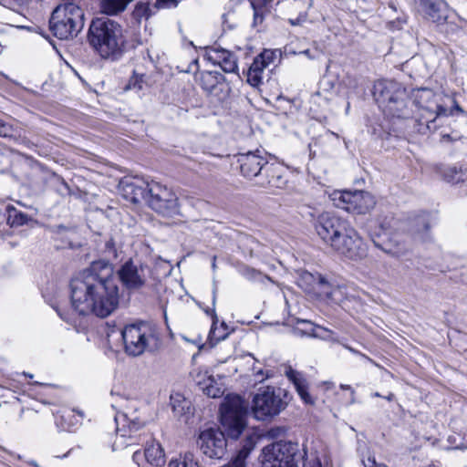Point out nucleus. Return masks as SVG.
<instances>
[{"label": "nucleus", "instance_id": "obj_51", "mask_svg": "<svg viewBox=\"0 0 467 467\" xmlns=\"http://www.w3.org/2000/svg\"><path fill=\"white\" fill-rule=\"evenodd\" d=\"M56 310L62 319L68 321V318L67 317H64L63 314H61L58 309H56Z\"/></svg>", "mask_w": 467, "mask_h": 467}, {"label": "nucleus", "instance_id": "obj_38", "mask_svg": "<svg viewBox=\"0 0 467 467\" xmlns=\"http://www.w3.org/2000/svg\"><path fill=\"white\" fill-rule=\"evenodd\" d=\"M420 223L422 227L419 228L417 230V233L420 234L422 232H427L429 230V228H430V225H429V223H428L427 219L425 217H421V218H420Z\"/></svg>", "mask_w": 467, "mask_h": 467}, {"label": "nucleus", "instance_id": "obj_48", "mask_svg": "<svg viewBox=\"0 0 467 467\" xmlns=\"http://www.w3.org/2000/svg\"><path fill=\"white\" fill-rule=\"evenodd\" d=\"M299 19L296 18V19H289V23L292 25V26H296V25H299Z\"/></svg>", "mask_w": 467, "mask_h": 467}, {"label": "nucleus", "instance_id": "obj_13", "mask_svg": "<svg viewBox=\"0 0 467 467\" xmlns=\"http://www.w3.org/2000/svg\"><path fill=\"white\" fill-rule=\"evenodd\" d=\"M148 265L139 260L129 259L120 265L117 274L123 287L129 291H138L143 288L150 276Z\"/></svg>", "mask_w": 467, "mask_h": 467}, {"label": "nucleus", "instance_id": "obj_12", "mask_svg": "<svg viewBox=\"0 0 467 467\" xmlns=\"http://www.w3.org/2000/svg\"><path fill=\"white\" fill-rule=\"evenodd\" d=\"M286 403L276 394L274 388L260 389L253 399L252 410L259 420H265L279 414Z\"/></svg>", "mask_w": 467, "mask_h": 467}, {"label": "nucleus", "instance_id": "obj_39", "mask_svg": "<svg viewBox=\"0 0 467 467\" xmlns=\"http://www.w3.org/2000/svg\"><path fill=\"white\" fill-rule=\"evenodd\" d=\"M366 467H388L384 463H378L375 458H368L367 463H365Z\"/></svg>", "mask_w": 467, "mask_h": 467}, {"label": "nucleus", "instance_id": "obj_24", "mask_svg": "<svg viewBox=\"0 0 467 467\" xmlns=\"http://www.w3.org/2000/svg\"><path fill=\"white\" fill-rule=\"evenodd\" d=\"M216 293L217 287L214 285L213 289V306H215L216 302ZM213 315V325L209 333V340L212 345L217 344L218 342L224 340L228 335V327L224 322H222L219 327H217V317L215 315L214 307L211 310Z\"/></svg>", "mask_w": 467, "mask_h": 467}, {"label": "nucleus", "instance_id": "obj_34", "mask_svg": "<svg viewBox=\"0 0 467 467\" xmlns=\"http://www.w3.org/2000/svg\"><path fill=\"white\" fill-rule=\"evenodd\" d=\"M445 178L450 182L458 183L463 181V174L462 170H458L456 167H450L445 172Z\"/></svg>", "mask_w": 467, "mask_h": 467}, {"label": "nucleus", "instance_id": "obj_49", "mask_svg": "<svg viewBox=\"0 0 467 467\" xmlns=\"http://www.w3.org/2000/svg\"><path fill=\"white\" fill-rule=\"evenodd\" d=\"M344 348H347L348 350H349L350 352L354 353V354H358V352L356 349L352 348L349 346L344 345Z\"/></svg>", "mask_w": 467, "mask_h": 467}, {"label": "nucleus", "instance_id": "obj_37", "mask_svg": "<svg viewBox=\"0 0 467 467\" xmlns=\"http://www.w3.org/2000/svg\"><path fill=\"white\" fill-rule=\"evenodd\" d=\"M130 88H137L138 90H140L142 88V80L141 78H139L138 77H134L130 80L129 83Z\"/></svg>", "mask_w": 467, "mask_h": 467}, {"label": "nucleus", "instance_id": "obj_33", "mask_svg": "<svg viewBox=\"0 0 467 467\" xmlns=\"http://www.w3.org/2000/svg\"><path fill=\"white\" fill-rule=\"evenodd\" d=\"M30 0H0V4L15 12H20L22 8L28 5Z\"/></svg>", "mask_w": 467, "mask_h": 467}, {"label": "nucleus", "instance_id": "obj_52", "mask_svg": "<svg viewBox=\"0 0 467 467\" xmlns=\"http://www.w3.org/2000/svg\"><path fill=\"white\" fill-rule=\"evenodd\" d=\"M456 449H459V450H467V444L466 445H459L456 447Z\"/></svg>", "mask_w": 467, "mask_h": 467}, {"label": "nucleus", "instance_id": "obj_25", "mask_svg": "<svg viewBox=\"0 0 467 467\" xmlns=\"http://www.w3.org/2000/svg\"><path fill=\"white\" fill-rule=\"evenodd\" d=\"M197 80L204 91L212 94L224 80V77L218 71H203L199 74Z\"/></svg>", "mask_w": 467, "mask_h": 467}, {"label": "nucleus", "instance_id": "obj_54", "mask_svg": "<svg viewBox=\"0 0 467 467\" xmlns=\"http://www.w3.org/2000/svg\"><path fill=\"white\" fill-rule=\"evenodd\" d=\"M443 138L444 139H450V135L449 134L443 135Z\"/></svg>", "mask_w": 467, "mask_h": 467}, {"label": "nucleus", "instance_id": "obj_47", "mask_svg": "<svg viewBox=\"0 0 467 467\" xmlns=\"http://www.w3.org/2000/svg\"><path fill=\"white\" fill-rule=\"evenodd\" d=\"M303 276H304V278H306V279H307V280H308V279H311V280H314V279H315V276H314L312 274L307 273V272H306V273L304 274V275H303Z\"/></svg>", "mask_w": 467, "mask_h": 467}, {"label": "nucleus", "instance_id": "obj_46", "mask_svg": "<svg viewBox=\"0 0 467 467\" xmlns=\"http://www.w3.org/2000/svg\"><path fill=\"white\" fill-rule=\"evenodd\" d=\"M273 0H253L252 2H255L256 4L266 5L271 3Z\"/></svg>", "mask_w": 467, "mask_h": 467}, {"label": "nucleus", "instance_id": "obj_6", "mask_svg": "<svg viewBox=\"0 0 467 467\" xmlns=\"http://www.w3.org/2000/svg\"><path fill=\"white\" fill-rule=\"evenodd\" d=\"M84 7L77 4L58 5L53 10L49 19L50 31L61 40L73 39L78 36L84 28Z\"/></svg>", "mask_w": 467, "mask_h": 467}, {"label": "nucleus", "instance_id": "obj_50", "mask_svg": "<svg viewBox=\"0 0 467 467\" xmlns=\"http://www.w3.org/2000/svg\"><path fill=\"white\" fill-rule=\"evenodd\" d=\"M385 399L388 400L389 401H390L394 399V394L389 393L388 396L385 397Z\"/></svg>", "mask_w": 467, "mask_h": 467}, {"label": "nucleus", "instance_id": "obj_8", "mask_svg": "<svg viewBox=\"0 0 467 467\" xmlns=\"http://www.w3.org/2000/svg\"><path fill=\"white\" fill-rule=\"evenodd\" d=\"M436 98L435 93L430 88H420L413 93V104L419 110L417 122L420 133L435 130L437 119L448 115L447 109L440 105Z\"/></svg>", "mask_w": 467, "mask_h": 467}, {"label": "nucleus", "instance_id": "obj_20", "mask_svg": "<svg viewBox=\"0 0 467 467\" xmlns=\"http://www.w3.org/2000/svg\"><path fill=\"white\" fill-rule=\"evenodd\" d=\"M273 53L265 50L256 56L248 68L247 82L253 87H258L262 84L264 70L272 63Z\"/></svg>", "mask_w": 467, "mask_h": 467}, {"label": "nucleus", "instance_id": "obj_4", "mask_svg": "<svg viewBox=\"0 0 467 467\" xmlns=\"http://www.w3.org/2000/svg\"><path fill=\"white\" fill-rule=\"evenodd\" d=\"M87 41L94 53L104 60L117 61L125 50L122 26L108 17L92 19Z\"/></svg>", "mask_w": 467, "mask_h": 467}, {"label": "nucleus", "instance_id": "obj_15", "mask_svg": "<svg viewBox=\"0 0 467 467\" xmlns=\"http://www.w3.org/2000/svg\"><path fill=\"white\" fill-rule=\"evenodd\" d=\"M334 251L346 258L358 261L367 256L368 247L358 232L350 226L346 233L338 239Z\"/></svg>", "mask_w": 467, "mask_h": 467}, {"label": "nucleus", "instance_id": "obj_21", "mask_svg": "<svg viewBox=\"0 0 467 467\" xmlns=\"http://www.w3.org/2000/svg\"><path fill=\"white\" fill-rule=\"evenodd\" d=\"M285 376L293 383L296 392L306 404L313 405L315 400L308 392V383L303 373L288 367L285 372Z\"/></svg>", "mask_w": 467, "mask_h": 467}, {"label": "nucleus", "instance_id": "obj_36", "mask_svg": "<svg viewBox=\"0 0 467 467\" xmlns=\"http://www.w3.org/2000/svg\"><path fill=\"white\" fill-rule=\"evenodd\" d=\"M14 136V129L10 124L5 123L4 120L0 119V137H13Z\"/></svg>", "mask_w": 467, "mask_h": 467}, {"label": "nucleus", "instance_id": "obj_44", "mask_svg": "<svg viewBox=\"0 0 467 467\" xmlns=\"http://www.w3.org/2000/svg\"><path fill=\"white\" fill-rule=\"evenodd\" d=\"M453 110L460 112L462 114H466L465 111L459 106L457 103L454 104L453 108L451 109V114H452Z\"/></svg>", "mask_w": 467, "mask_h": 467}, {"label": "nucleus", "instance_id": "obj_18", "mask_svg": "<svg viewBox=\"0 0 467 467\" xmlns=\"http://www.w3.org/2000/svg\"><path fill=\"white\" fill-rule=\"evenodd\" d=\"M204 57L215 66H219L225 73H238L236 56L219 47L205 48Z\"/></svg>", "mask_w": 467, "mask_h": 467}, {"label": "nucleus", "instance_id": "obj_17", "mask_svg": "<svg viewBox=\"0 0 467 467\" xmlns=\"http://www.w3.org/2000/svg\"><path fill=\"white\" fill-rule=\"evenodd\" d=\"M418 12L428 21L438 26L449 16V6L443 0H414Z\"/></svg>", "mask_w": 467, "mask_h": 467}, {"label": "nucleus", "instance_id": "obj_10", "mask_svg": "<svg viewBox=\"0 0 467 467\" xmlns=\"http://www.w3.org/2000/svg\"><path fill=\"white\" fill-rule=\"evenodd\" d=\"M330 198L337 208L357 214L370 212L376 204L374 196L365 191H334Z\"/></svg>", "mask_w": 467, "mask_h": 467}, {"label": "nucleus", "instance_id": "obj_23", "mask_svg": "<svg viewBox=\"0 0 467 467\" xmlns=\"http://www.w3.org/2000/svg\"><path fill=\"white\" fill-rule=\"evenodd\" d=\"M294 334L298 337H310L317 338H327L325 334L330 331L320 326H317L309 320L298 319L294 327Z\"/></svg>", "mask_w": 467, "mask_h": 467}, {"label": "nucleus", "instance_id": "obj_2", "mask_svg": "<svg viewBox=\"0 0 467 467\" xmlns=\"http://www.w3.org/2000/svg\"><path fill=\"white\" fill-rule=\"evenodd\" d=\"M221 423L224 432L210 428L202 431L198 438L202 452L211 459H221L226 451L225 434L237 439L245 427L247 405L238 395H228L220 408Z\"/></svg>", "mask_w": 467, "mask_h": 467}, {"label": "nucleus", "instance_id": "obj_28", "mask_svg": "<svg viewBox=\"0 0 467 467\" xmlns=\"http://www.w3.org/2000/svg\"><path fill=\"white\" fill-rule=\"evenodd\" d=\"M171 406L175 416L182 417L191 413L192 404L181 393H173L170 397Z\"/></svg>", "mask_w": 467, "mask_h": 467}, {"label": "nucleus", "instance_id": "obj_42", "mask_svg": "<svg viewBox=\"0 0 467 467\" xmlns=\"http://www.w3.org/2000/svg\"><path fill=\"white\" fill-rule=\"evenodd\" d=\"M340 389H344V390H350L351 391V396H352L351 403H354L355 402V400H354L355 390L351 388V386L350 385H346V384H341L340 385Z\"/></svg>", "mask_w": 467, "mask_h": 467}, {"label": "nucleus", "instance_id": "obj_41", "mask_svg": "<svg viewBox=\"0 0 467 467\" xmlns=\"http://www.w3.org/2000/svg\"><path fill=\"white\" fill-rule=\"evenodd\" d=\"M304 467H322L320 461L317 458L308 461L304 463Z\"/></svg>", "mask_w": 467, "mask_h": 467}, {"label": "nucleus", "instance_id": "obj_40", "mask_svg": "<svg viewBox=\"0 0 467 467\" xmlns=\"http://www.w3.org/2000/svg\"><path fill=\"white\" fill-rule=\"evenodd\" d=\"M254 374L255 376L257 377V379L259 381H263L265 379L268 378L269 377V374L268 372H265L263 369H258L256 370L254 368Z\"/></svg>", "mask_w": 467, "mask_h": 467}, {"label": "nucleus", "instance_id": "obj_3", "mask_svg": "<svg viewBox=\"0 0 467 467\" xmlns=\"http://www.w3.org/2000/svg\"><path fill=\"white\" fill-rule=\"evenodd\" d=\"M112 407L120 409L121 411L115 415L116 431L118 437L114 442V447H129L140 443H146L144 454L147 462L155 466H161L164 463V452L161 446L152 441L149 443V435L146 433L136 434L142 426V421L134 415L136 407L134 402H129L124 398L119 397V400Z\"/></svg>", "mask_w": 467, "mask_h": 467}, {"label": "nucleus", "instance_id": "obj_35", "mask_svg": "<svg viewBox=\"0 0 467 467\" xmlns=\"http://www.w3.org/2000/svg\"><path fill=\"white\" fill-rule=\"evenodd\" d=\"M181 0H155L153 7L155 9L176 7Z\"/></svg>", "mask_w": 467, "mask_h": 467}, {"label": "nucleus", "instance_id": "obj_11", "mask_svg": "<svg viewBox=\"0 0 467 467\" xmlns=\"http://www.w3.org/2000/svg\"><path fill=\"white\" fill-rule=\"evenodd\" d=\"M146 202L156 213L171 216L178 212V198L166 185L151 181Z\"/></svg>", "mask_w": 467, "mask_h": 467}, {"label": "nucleus", "instance_id": "obj_32", "mask_svg": "<svg viewBox=\"0 0 467 467\" xmlns=\"http://www.w3.org/2000/svg\"><path fill=\"white\" fill-rule=\"evenodd\" d=\"M251 5L254 10L253 26H257L261 25L265 19V5L256 4L255 2H251Z\"/></svg>", "mask_w": 467, "mask_h": 467}, {"label": "nucleus", "instance_id": "obj_29", "mask_svg": "<svg viewBox=\"0 0 467 467\" xmlns=\"http://www.w3.org/2000/svg\"><path fill=\"white\" fill-rule=\"evenodd\" d=\"M317 281L320 285L324 286L325 289H324L323 293L326 294L327 297L330 301H332L336 304H340L342 302V300H343V288L342 287L336 286V287H333L330 290H328L327 288V286L328 287V283L326 280V278L324 276H322L321 275H317Z\"/></svg>", "mask_w": 467, "mask_h": 467}, {"label": "nucleus", "instance_id": "obj_1", "mask_svg": "<svg viewBox=\"0 0 467 467\" xmlns=\"http://www.w3.org/2000/svg\"><path fill=\"white\" fill-rule=\"evenodd\" d=\"M113 272L111 264L99 260L70 281L71 306L76 313L105 318L118 308L119 292Z\"/></svg>", "mask_w": 467, "mask_h": 467}, {"label": "nucleus", "instance_id": "obj_16", "mask_svg": "<svg viewBox=\"0 0 467 467\" xmlns=\"http://www.w3.org/2000/svg\"><path fill=\"white\" fill-rule=\"evenodd\" d=\"M237 161L241 173L248 179L255 178L256 181L264 176L265 168L268 166L266 157L259 150L239 154Z\"/></svg>", "mask_w": 467, "mask_h": 467}, {"label": "nucleus", "instance_id": "obj_19", "mask_svg": "<svg viewBox=\"0 0 467 467\" xmlns=\"http://www.w3.org/2000/svg\"><path fill=\"white\" fill-rule=\"evenodd\" d=\"M150 182L140 178L125 179L120 182V191L124 199L139 203L147 201Z\"/></svg>", "mask_w": 467, "mask_h": 467}, {"label": "nucleus", "instance_id": "obj_27", "mask_svg": "<svg viewBox=\"0 0 467 467\" xmlns=\"http://www.w3.org/2000/svg\"><path fill=\"white\" fill-rule=\"evenodd\" d=\"M156 10L150 0H140L132 11L131 16L140 25L143 19L148 20L153 16Z\"/></svg>", "mask_w": 467, "mask_h": 467}, {"label": "nucleus", "instance_id": "obj_7", "mask_svg": "<svg viewBox=\"0 0 467 467\" xmlns=\"http://www.w3.org/2000/svg\"><path fill=\"white\" fill-rule=\"evenodd\" d=\"M125 351L130 356L138 357L156 347V329L147 322L127 325L121 331Z\"/></svg>", "mask_w": 467, "mask_h": 467}, {"label": "nucleus", "instance_id": "obj_14", "mask_svg": "<svg viewBox=\"0 0 467 467\" xmlns=\"http://www.w3.org/2000/svg\"><path fill=\"white\" fill-rule=\"evenodd\" d=\"M348 227L349 225L345 220L328 213H322L315 224L317 235L332 249Z\"/></svg>", "mask_w": 467, "mask_h": 467}, {"label": "nucleus", "instance_id": "obj_22", "mask_svg": "<svg viewBox=\"0 0 467 467\" xmlns=\"http://www.w3.org/2000/svg\"><path fill=\"white\" fill-rule=\"evenodd\" d=\"M255 183L265 188L283 189L286 184V180L281 174L279 168L271 164L265 168L264 176Z\"/></svg>", "mask_w": 467, "mask_h": 467}, {"label": "nucleus", "instance_id": "obj_9", "mask_svg": "<svg viewBox=\"0 0 467 467\" xmlns=\"http://www.w3.org/2000/svg\"><path fill=\"white\" fill-rule=\"evenodd\" d=\"M305 455L297 442H274L263 449L262 467H298Z\"/></svg>", "mask_w": 467, "mask_h": 467}, {"label": "nucleus", "instance_id": "obj_53", "mask_svg": "<svg viewBox=\"0 0 467 467\" xmlns=\"http://www.w3.org/2000/svg\"><path fill=\"white\" fill-rule=\"evenodd\" d=\"M373 396H374V397H381V396H380V394H379V392H375V393H373Z\"/></svg>", "mask_w": 467, "mask_h": 467}, {"label": "nucleus", "instance_id": "obj_30", "mask_svg": "<svg viewBox=\"0 0 467 467\" xmlns=\"http://www.w3.org/2000/svg\"><path fill=\"white\" fill-rule=\"evenodd\" d=\"M7 223L12 227L26 224L30 220L29 216L26 213H24L16 210L13 206H7Z\"/></svg>", "mask_w": 467, "mask_h": 467}, {"label": "nucleus", "instance_id": "obj_31", "mask_svg": "<svg viewBox=\"0 0 467 467\" xmlns=\"http://www.w3.org/2000/svg\"><path fill=\"white\" fill-rule=\"evenodd\" d=\"M168 467H199V465L192 454L186 453L183 456L172 459Z\"/></svg>", "mask_w": 467, "mask_h": 467}, {"label": "nucleus", "instance_id": "obj_45", "mask_svg": "<svg viewBox=\"0 0 467 467\" xmlns=\"http://www.w3.org/2000/svg\"><path fill=\"white\" fill-rule=\"evenodd\" d=\"M301 53L304 54L305 56H306L310 59L316 58V56L311 55V51L309 49H306V50L302 51Z\"/></svg>", "mask_w": 467, "mask_h": 467}, {"label": "nucleus", "instance_id": "obj_26", "mask_svg": "<svg viewBox=\"0 0 467 467\" xmlns=\"http://www.w3.org/2000/svg\"><path fill=\"white\" fill-rule=\"evenodd\" d=\"M205 375H202L198 373L194 378V380L199 385L200 389L211 398H219L223 394V390L221 387H219L214 379L209 376L207 379H204Z\"/></svg>", "mask_w": 467, "mask_h": 467}, {"label": "nucleus", "instance_id": "obj_43", "mask_svg": "<svg viewBox=\"0 0 467 467\" xmlns=\"http://www.w3.org/2000/svg\"><path fill=\"white\" fill-rule=\"evenodd\" d=\"M394 221V218L393 217H390V221L388 222V223H380V227L384 230V231H388V230H390L392 228V224H391V222Z\"/></svg>", "mask_w": 467, "mask_h": 467}, {"label": "nucleus", "instance_id": "obj_5", "mask_svg": "<svg viewBox=\"0 0 467 467\" xmlns=\"http://www.w3.org/2000/svg\"><path fill=\"white\" fill-rule=\"evenodd\" d=\"M373 95L387 116L399 119L410 117L408 96L400 83L389 79L379 80L374 85Z\"/></svg>", "mask_w": 467, "mask_h": 467}]
</instances>
